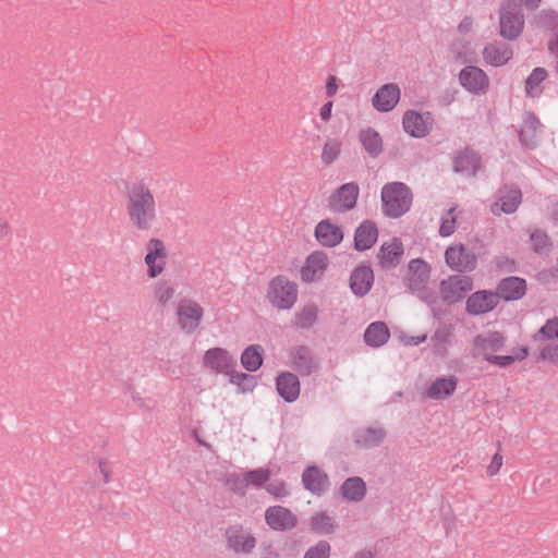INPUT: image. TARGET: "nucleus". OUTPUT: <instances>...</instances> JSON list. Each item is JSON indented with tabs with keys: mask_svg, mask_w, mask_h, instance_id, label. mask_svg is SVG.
<instances>
[{
	"mask_svg": "<svg viewBox=\"0 0 558 558\" xmlns=\"http://www.w3.org/2000/svg\"><path fill=\"white\" fill-rule=\"evenodd\" d=\"M265 521L275 531H290L298 524L296 515L282 506H271L265 512Z\"/></svg>",
	"mask_w": 558,
	"mask_h": 558,
	"instance_id": "obj_15",
	"label": "nucleus"
},
{
	"mask_svg": "<svg viewBox=\"0 0 558 558\" xmlns=\"http://www.w3.org/2000/svg\"><path fill=\"white\" fill-rule=\"evenodd\" d=\"M267 299L279 310H290L298 299L296 284L284 276H277L268 284Z\"/></svg>",
	"mask_w": 558,
	"mask_h": 558,
	"instance_id": "obj_5",
	"label": "nucleus"
},
{
	"mask_svg": "<svg viewBox=\"0 0 558 558\" xmlns=\"http://www.w3.org/2000/svg\"><path fill=\"white\" fill-rule=\"evenodd\" d=\"M378 238V230L375 222L371 220L363 221L354 234V248L356 251H365L371 248Z\"/></svg>",
	"mask_w": 558,
	"mask_h": 558,
	"instance_id": "obj_29",
	"label": "nucleus"
},
{
	"mask_svg": "<svg viewBox=\"0 0 558 558\" xmlns=\"http://www.w3.org/2000/svg\"><path fill=\"white\" fill-rule=\"evenodd\" d=\"M12 235V226L5 217L0 216V242Z\"/></svg>",
	"mask_w": 558,
	"mask_h": 558,
	"instance_id": "obj_54",
	"label": "nucleus"
},
{
	"mask_svg": "<svg viewBox=\"0 0 558 558\" xmlns=\"http://www.w3.org/2000/svg\"><path fill=\"white\" fill-rule=\"evenodd\" d=\"M426 340V335L418 336V337H403L402 341L407 345H417Z\"/></svg>",
	"mask_w": 558,
	"mask_h": 558,
	"instance_id": "obj_57",
	"label": "nucleus"
},
{
	"mask_svg": "<svg viewBox=\"0 0 558 558\" xmlns=\"http://www.w3.org/2000/svg\"><path fill=\"white\" fill-rule=\"evenodd\" d=\"M227 548L235 554L250 555L256 547L257 539L251 530L242 525H231L225 533Z\"/></svg>",
	"mask_w": 558,
	"mask_h": 558,
	"instance_id": "obj_8",
	"label": "nucleus"
},
{
	"mask_svg": "<svg viewBox=\"0 0 558 558\" xmlns=\"http://www.w3.org/2000/svg\"><path fill=\"white\" fill-rule=\"evenodd\" d=\"M460 84L470 93L483 95L489 88V78L487 74L480 68L468 65L459 73Z\"/></svg>",
	"mask_w": 558,
	"mask_h": 558,
	"instance_id": "obj_12",
	"label": "nucleus"
},
{
	"mask_svg": "<svg viewBox=\"0 0 558 558\" xmlns=\"http://www.w3.org/2000/svg\"><path fill=\"white\" fill-rule=\"evenodd\" d=\"M315 238L323 246L335 247L343 240V231L330 219H324L315 227Z\"/></svg>",
	"mask_w": 558,
	"mask_h": 558,
	"instance_id": "obj_19",
	"label": "nucleus"
},
{
	"mask_svg": "<svg viewBox=\"0 0 558 558\" xmlns=\"http://www.w3.org/2000/svg\"><path fill=\"white\" fill-rule=\"evenodd\" d=\"M502 460L504 459H502V456L500 453L497 452V453L494 454L489 465L487 466V474L489 476H494V475H496L499 472V470H500V468L502 465Z\"/></svg>",
	"mask_w": 558,
	"mask_h": 558,
	"instance_id": "obj_53",
	"label": "nucleus"
},
{
	"mask_svg": "<svg viewBox=\"0 0 558 558\" xmlns=\"http://www.w3.org/2000/svg\"><path fill=\"white\" fill-rule=\"evenodd\" d=\"M262 352L263 350L259 345L247 347L241 355L243 367L248 372L257 371L263 363Z\"/></svg>",
	"mask_w": 558,
	"mask_h": 558,
	"instance_id": "obj_38",
	"label": "nucleus"
},
{
	"mask_svg": "<svg viewBox=\"0 0 558 558\" xmlns=\"http://www.w3.org/2000/svg\"><path fill=\"white\" fill-rule=\"evenodd\" d=\"M547 77L544 68H535L525 81V92L530 97H537L542 94V82Z\"/></svg>",
	"mask_w": 558,
	"mask_h": 558,
	"instance_id": "obj_39",
	"label": "nucleus"
},
{
	"mask_svg": "<svg viewBox=\"0 0 558 558\" xmlns=\"http://www.w3.org/2000/svg\"><path fill=\"white\" fill-rule=\"evenodd\" d=\"M330 545L327 541H319L315 546L311 547L303 558H329Z\"/></svg>",
	"mask_w": 558,
	"mask_h": 558,
	"instance_id": "obj_50",
	"label": "nucleus"
},
{
	"mask_svg": "<svg viewBox=\"0 0 558 558\" xmlns=\"http://www.w3.org/2000/svg\"><path fill=\"white\" fill-rule=\"evenodd\" d=\"M535 341L553 340L558 338V317L548 319L546 324L533 336Z\"/></svg>",
	"mask_w": 558,
	"mask_h": 558,
	"instance_id": "obj_45",
	"label": "nucleus"
},
{
	"mask_svg": "<svg viewBox=\"0 0 558 558\" xmlns=\"http://www.w3.org/2000/svg\"><path fill=\"white\" fill-rule=\"evenodd\" d=\"M390 337L389 329L384 322L372 323L364 332L367 345L378 348L385 344Z\"/></svg>",
	"mask_w": 558,
	"mask_h": 558,
	"instance_id": "obj_35",
	"label": "nucleus"
},
{
	"mask_svg": "<svg viewBox=\"0 0 558 558\" xmlns=\"http://www.w3.org/2000/svg\"><path fill=\"white\" fill-rule=\"evenodd\" d=\"M447 265L459 272L472 271L476 268L477 257L474 252L463 244L449 246L445 252Z\"/></svg>",
	"mask_w": 558,
	"mask_h": 558,
	"instance_id": "obj_11",
	"label": "nucleus"
},
{
	"mask_svg": "<svg viewBox=\"0 0 558 558\" xmlns=\"http://www.w3.org/2000/svg\"><path fill=\"white\" fill-rule=\"evenodd\" d=\"M353 558H373V555L371 551L362 550L356 553Z\"/></svg>",
	"mask_w": 558,
	"mask_h": 558,
	"instance_id": "obj_62",
	"label": "nucleus"
},
{
	"mask_svg": "<svg viewBox=\"0 0 558 558\" xmlns=\"http://www.w3.org/2000/svg\"><path fill=\"white\" fill-rule=\"evenodd\" d=\"M527 356V348H521L520 349V354L513 356L514 357V361L515 360H523Z\"/></svg>",
	"mask_w": 558,
	"mask_h": 558,
	"instance_id": "obj_63",
	"label": "nucleus"
},
{
	"mask_svg": "<svg viewBox=\"0 0 558 558\" xmlns=\"http://www.w3.org/2000/svg\"><path fill=\"white\" fill-rule=\"evenodd\" d=\"M472 27V20L470 17H465L460 24H459V32L460 33H468Z\"/></svg>",
	"mask_w": 558,
	"mask_h": 558,
	"instance_id": "obj_59",
	"label": "nucleus"
},
{
	"mask_svg": "<svg viewBox=\"0 0 558 558\" xmlns=\"http://www.w3.org/2000/svg\"><path fill=\"white\" fill-rule=\"evenodd\" d=\"M400 88L395 83H388L379 87L373 96V107L380 112L392 110L400 100Z\"/></svg>",
	"mask_w": 558,
	"mask_h": 558,
	"instance_id": "obj_18",
	"label": "nucleus"
},
{
	"mask_svg": "<svg viewBox=\"0 0 558 558\" xmlns=\"http://www.w3.org/2000/svg\"><path fill=\"white\" fill-rule=\"evenodd\" d=\"M386 435L383 427H362L353 433V441L360 449H372L380 446Z\"/></svg>",
	"mask_w": 558,
	"mask_h": 558,
	"instance_id": "obj_22",
	"label": "nucleus"
},
{
	"mask_svg": "<svg viewBox=\"0 0 558 558\" xmlns=\"http://www.w3.org/2000/svg\"><path fill=\"white\" fill-rule=\"evenodd\" d=\"M360 187L355 182L339 186L328 198V208L338 214L347 213L356 205Z\"/></svg>",
	"mask_w": 558,
	"mask_h": 558,
	"instance_id": "obj_9",
	"label": "nucleus"
},
{
	"mask_svg": "<svg viewBox=\"0 0 558 558\" xmlns=\"http://www.w3.org/2000/svg\"><path fill=\"white\" fill-rule=\"evenodd\" d=\"M292 367L302 376H310L318 368V362L312 350L306 345H299L290 351Z\"/></svg>",
	"mask_w": 558,
	"mask_h": 558,
	"instance_id": "obj_17",
	"label": "nucleus"
},
{
	"mask_svg": "<svg viewBox=\"0 0 558 558\" xmlns=\"http://www.w3.org/2000/svg\"><path fill=\"white\" fill-rule=\"evenodd\" d=\"M433 352L438 356H446L451 342V329L448 326H440L432 337Z\"/></svg>",
	"mask_w": 558,
	"mask_h": 558,
	"instance_id": "obj_37",
	"label": "nucleus"
},
{
	"mask_svg": "<svg viewBox=\"0 0 558 558\" xmlns=\"http://www.w3.org/2000/svg\"><path fill=\"white\" fill-rule=\"evenodd\" d=\"M498 304L496 293L483 290L469 296L466 301V311L472 315H481L494 310Z\"/></svg>",
	"mask_w": 558,
	"mask_h": 558,
	"instance_id": "obj_20",
	"label": "nucleus"
},
{
	"mask_svg": "<svg viewBox=\"0 0 558 558\" xmlns=\"http://www.w3.org/2000/svg\"><path fill=\"white\" fill-rule=\"evenodd\" d=\"M535 22L538 27L554 29L558 26V13L555 10H542L536 16Z\"/></svg>",
	"mask_w": 558,
	"mask_h": 558,
	"instance_id": "obj_46",
	"label": "nucleus"
},
{
	"mask_svg": "<svg viewBox=\"0 0 558 558\" xmlns=\"http://www.w3.org/2000/svg\"><path fill=\"white\" fill-rule=\"evenodd\" d=\"M403 129L413 137H423L428 134L432 125L429 113L426 116L415 111H407L403 116Z\"/></svg>",
	"mask_w": 558,
	"mask_h": 558,
	"instance_id": "obj_23",
	"label": "nucleus"
},
{
	"mask_svg": "<svg viewBox=\"0 0 558 558\" xmlns=\"http://www.w3.org/2000/svg\"><path fill=\"white\" fill-rule=\"evenodd\" d=\"M203 307L192 299H182L177 306L178 325L185 333H193L203 319Z\"/></svg>",
	"mask_w": 558,
	"mask_h": 558,
	"instance_id": "obj_7",
	"label": "nucleus"
},
{
	"mask_svg": "<svg viewBox=\"0 0 558 558\" xmlns=\"http://www.w3.org/2000/svg\"><path fill=\"white\" fill-rule=\"evenodd\" d=\"M383 211L387 217L399 218L410 210L412 192L402 182H390L381 189Z\"/></svg>",
	"mask_w": 558,
	"mask_h": 558,
	"instance_id": "obj_4",
	"label": "nucleus"
},
{
	"mask_svg": "<svg viewBox=\"0 0 558 558\" xmlns=\"http://www.w3.org/2000/svg\"><path fill=\"white\" fill-rule=\"evenodd\" d=\"M482 54L487 64L501 66L512 58L513 51L508 44L493 41L485 45Z\"/></svg>",
	"mask_w": 558,
	"mask_h": 558,
	"instance_id": "obj_21",
	"label": "nucleus"
},
{
	"mask_svg": "<svg viewBox=\"0 0 558 558\" xmlns=\"http://www.w3.org/2000/svg\"><path fill=\"white\" fill-rule=\"evenodd\" d=\"M403 255L402 242L393 238L389 243H384L377 255L379 265L385 269L395 268Z\"/></svg>",
	"mask_w": 558,
	"mask_h": 558,
	"instance_id": "obj_26",
	"label": "nucleus"
},
{
	"mask_svg": "<svg viewBox=\"0 0 558 558\" xmlns=\"http://www.w3.org/2000/svg\"><path fill=\"white\" fill-rule=\"evenodd\" d=\"M530 239L535 252H544L550 245L547 234L541 230H535Z\"/></svg>",
	"mask_w": 558,
	"mask_h": 558,
	"instance_id": "obj_51",
	"label": "nucleus"
},
{
	"mask_svg": "<svg viewBox=\"0 0 558 558\" xmlns=\"http://www.w3.org/2000/svg\"><path fill=\"white\" fill-rule=\"evenodd\" d=\"M539 359L551 363H558V344H547L543 347L539 353Z\"/></svg>",
	"mask_w": 558,
	"mask_h": 558,
	"instance_id": "obj_52",
	"label": "nucleus"
},
{
	"mask_svg": "<svg viewBox=\"0 0 558 558\" xmlns=\"http://www.w3.org/2000/svg\"><path fill=\"white\" fill-rule=\"evenodd\" d=\"M229 375H230V381L232 384H238V385H240L242 380L247 378L246 374L234 372V368H232V373H230Z\"/></svg>",
	"mask_w": 558,
	"mask_h": 558,
	"instance_id": "obj_58",
	"label": "nucleus"
},
{
	"mask_svg": "<svg viewBox=\"0 0 558 558\" xmlns=\"http://www.w3.org/2000/svg\"><path fill=\"white\" fill-rule=\"evenodd\" d=\"M499 34L504 38L508 40L518 38L524 27V16L521 10L510 3L502 5L499 12Z\"/></svg>",
	"mask_w": 558,
	"mask_h": 558,
	"instance_id": "obj_6",
	"label": "nucleus"
},
{
	"mask_svg": "<svg viewBox=\"0 0 558 558\" xmlns=\"http://www.w3.org/2000/svg\"><path fill=\"white\" fill-rule=\"evenodd\" d=\"M331 110H332V101L326 102L319 111L320 119L324 122H328L331 118Z\"/></svg>",
	"mask_w": 558,
	"mask_h": 558,
	"instance_id": "obj_56",
	"label": "nucleus"
},
{
	"mask_svg": "<svg viewBox=\"0 0 558 558\" xmlns=\"http://www.w3.org/2000/svg\"><path fill=\"white\" fill-rule=\"evenodd\" d=\"M311 529L318 534H330L335 531L336 524L326 512H317L311 518Z\"/></svg>",
	"mask_w": 558,
	"mask_h": 558,
	"instance_id": "obj_40",
	"label": "nucleus"
},
{
	"mask_svg": "<svg viewBox=\"0 0 558 558\" xmlns=\"http://www.w3.org/2000/svg\"><path fill=\"white\" fill-rule=\"evenodd\" d=\"M341 142H339L336 138H329L324 144L323 150H322V162L325 166H330L332 162H335L341 153Z\"/></svg>",
	"mask_w": 558,
	"mask_h": 558,
	"instance_id": "obj_42",
	"label": "nucleus"
},
{
	"mask_svg": "<svg viewBox=\"0 0 558 558\" xmlns=\"http://www.w3.org/2000/svg\"><path fill=\"white\" fill-rule=\"evenodd\" d=\"M302 482L307 490L316 495L325 493L329 487L328 475L315 465L304 470Z\"/></svg>",
	"mask_w": 558,
	"mask_h": 558,
	"instance_id": "obj_24",
	"label": "nucleus"
},
{
	"mask_svg": "<svg viewBox=\"0 0 558 558\" xmlns=\"http://www.w3.org/2000/svg\"><path fill=\"white\" fill-rule=\"evenodd\" d=\"M265 489L268 494L274 496L275 498L281 499L289 495V488L284 481L281 480H275L272 482H269Z\"/></svg>",
	"mask_w": 558,
	"mask_h": 558,
	"instance_id": "obj_49",
	"label": "nucleus"
},
{
	"mask_svg": "<svg viewBox=\"0 0 558 558\" xmlns=\"http://www.w3.org/2000/svg\"><path fill=\"white\" fill-rule=\"evenodd\" d=\"M341 494L343 498H345L349 501H361L366 494V484L363 481V478L359 476H353L347 478L341 488Z\"/></svg>",
	"mask_w": 558,
	"mask_h": 558,
	"instance_id": "obj_36",
	"label": "nucleus"
},
{
	"mask_svg": "<svg viewBox=\"0 0 558 558\" xmlns=\"http://www.w3.org/2000/svg\"><path fill=\"white\" fill-rule=\"evenodd\" d=\"M542 0H521L523 5L529 10H535L538 8Z\"/></svg>",
	"mask_w": 558,
	"mask_h": 558,
	"instance_id": "obj_61",
	"label": "nucleus"
},
{
	"mask_svg": "<svg viewBox=\"0 0 558 558\" xmlns=\"http://www.w3.org/2000/svg\"><path fill=\"white\" fill-rule=\"evenodd\" d=\"M456 207H451L447 210L446 215L441 218V223L439 228V234L441 236H449L456 230V220L457 216L454 215Z\"/></svg>",
	"mask_w": 558,
	"mask_h": 558,
	"instance_id": "obj_47",
	"label": "nucleus"
},
{
	"mask_svg": "<svg viewBox=\"0 0 558 558\" xmlns=\"http://www.w3.org/2000/svg\"><path fill=\"white\" fill-rule=\"evenodd\" d=\"M245 475L248 486L262 488L265 487L267 485V482L270 480L271 471L266 468H258L245 472Z\"/></svg>",
	"mask_w": 558,
	"mask_h": 558,
	"instance_id": "obj_43",
	"label": "nucleus"
},
{
	"mask_svg": "<svg viewBox=\"0 0 558 558\" xmlns=\"http://www.w3.org/2000/svg\"><path fill=\"white\" fill-rule=\"evenodd\" d=\"M541 128L542 124L539 120L533 113H525L523 124L519 132L521 143L529 148L535 147Z\"/></svg>",
	"mask_w": 558,
	"mask_h": 558,
	"instance_id": "obj_31",
	"label": "nucleus"
},
{
	"mask_svg": "<svg viewBox=\"0 0 558 558\" xmlns=\"http://www.w3.org/2000/svg\"><path fill=\"white\" fill-rule=\"evenodd\" d=\"M326 266V254L316 251L307 257L305 265L301 269V277L306 282L315 281L323 276Z\"/></svg>",
	"mask_w": 558,
	"mask_h": 558,
	"instance_id": "obj_28",
	"label": "nucleus"
},
{
	"mask_svg": "<svg viewBox=\"0 0 558 558\" xmlns=\"http://www.w3.org/2000/svg\"><path fill=\"white\" fill-rule=\"evenodd\" d=\"M126 214L130 223L140 231H148L157 219V204L153 191L142 182L133 183L126 194Z\"/></svg>",
	"mask_w": 558,
	"mask_h": 558,
	"instance_id": "obj_1",
	"label": "nucleus"
},
{
	"mask_svg": "<svg viewBox=\"0 0 558 558\" xmlns=\"http://www.w3.org/2000/svg\"><path fill=\"white\" fill-rule=\"evenodd\" d=\"M227 485L232 492L244 495L246 488L248 487L245 473L230 474L227 480Z\"/></svg>",
	"mask_w": 558,
	"mask_h": 558,
	"instance_id": "obj_48",
	"label": "nucleus"
},
{
	"mask_svg": "<svg viewBox=\"0 0 558 558\" xmlns=\"http://www.w3.org/2000/svg\"><path fill=\"white\" fill-rule=\"evenodd\" d=\"M359 141L371 157H377L383 153V140L374 129H362L359 132Z\"/></svg>",
	"mask_w": 558,
	"mask_h": 558,
	"instance_id": "obj_34",
	"label": "nucleus"
},
{
	"mask_svg": "<svg viewBox=\"0 0 558 558\" xmlns=\"http://www.w3.org/2000/svg\"><path fill=\"white\" fill-rule=\"evenodd\" d=\"M506 337L499 331H485L473 339L471 354L499 367H508L514 362L512 355H496L505 345Z\"/></svg>",
	"mask_w": 558,
	"mask_h": 558,
	"instance_id": "obj_2",
	"label": "nucleus"
},
{
	"mask_svg": "<svg viewBox=\"0 0 558 558\" xmlns=\"http://www.w3.org/2000/svg\"><path fill=\"white\" fill-rule=\"evenodd\" d=\"M458 379L456 376L437 378L427 389L426 395L429 399L439 400L450 397L457 388Z\"/></svg>",
	"mask_w": 558,
	"mask_h": 558,
	"instance_id": "obj_32",
	"label": "nucleus"
},
{
	"mask_svg": "<svg viewBox=\"0 0 558 558\" xmlns=\"http://www.w3.org/2000/svg\"><path fill=\"white\" fill-rule=\"evenodd\" d=\"M374 281L373 270L369 266L361 265L355 268L350 278V287L354 294L365 295L372 288Z\"/></svg>",
	"mask_w": 558,
	"mask_h": 558,
	"instance_id": "obj_30",
	"label": "nucleus"
},
{
	"mask_svg": "<svg viewBox=\"0 0 558 558\" xmlns=\"http://www.w3.org/2000/svg\"><path fill=\"white\" fill-rule=\"evenodd\" d=\"M526 292V282L519 277H508L502 279L497 287L496 294L498 300L515 301L521 299Z\"/></svg>",
	"mask_w": 558,
	"mask_h": 558,
	"instance_id": "obj_25",
	"label": "nucleus"
},
{
	"mask_svg": "<svg viewBox=\"0 0 558 558\" xmlns=\"http://www.w3.org/2000/svg\"><path fill=\"white\" fill-rule=\"evenodd\" d=\"M430 267L423 259H412L408 265V272L404 277V284L413 294H416L427 304H435L437 293L428 288Z\"/></svg>",
	"mask_w": 558,
	"mask_h": 558,
	"instance_id": "obj_3",
	"label": "nucleus"
},
{
	"mask_svg": "<svg viewBox=\"0 0 558 558\" xmlns=\"http://www.w3.org/2000/svg\"><path fill=\"white\" fill-rule=\"evenodd\" d=\"M204 365L217 374H230L235 367L236 361L226 349L213 348L205 352Z\"/></svg>",
	"mask_w": 558,
	"mask_h": 558,
	"instance_id": "obj_16",
	"label": "nucleus"
},
{
	"mask_svg": "<svg viewBox=\"0 0 558 558\" xmlns=\"http://www.w3.org/2000/svg\"><path fill=\"white\" fill-rule=\"evenodd\" d=\"M318 308L315 305H306L295 314L294 325L298 328L307 329L317 320Z\"/></svg>",
	"mask_w": 558,
	"mask_h": 558,
	"instance_id": "obj_41",
	"label": "nucleus"
},
{
	"mask_svg": "<svg viewBox=\"0 0 558 558\" xmlns=\"http://www.w3.org/2000/svg\"><path fill=\"white\" fill-rule=\"evenodd\" d=\"M276 387L280 397L287 402H293L300 395V380L290 372H283L276 379Z\"/></svg>",
	"mask_w": 558,
	"mask_h": 558,
	"instance_id": "obj_27",
	"label": "nucleus"
},
{
	"mask_svg": "<svg viewBox=\"0 0 558 558\" xmlns=\"http://www.w3.org/2000/svg\"><path fill=\"white\" fill-rule=\"evenodd\" d=\"M155 299L161 306H167L175 294V288L166 281H159L155 288Z\"/></svg>",
	"mask_w": 558,
	"mask_h": 558,
	"instance_id": "obj_44",
	"label": "nucleus"
},
{
	"mask_svg": "<svg viewBox=\"0 0 558 558\" xmlns=\"http://www.w3.org/2000/svg\"><path fill=\"white\" fill-rule=\"evenodd\" d=\"M522 201L521 190L517 186L505 185L498 190L497 201L492 204V213L496 216L501 213H514Z\"/></svg>",
	"mask_w": 558,
	"mask_h": 558,
	"instance_id": "obj_14",
	"label": "nucleus"
},
{
	"mask_svg": "<svg viewBox=\"0 0 558 558\" xmlns=\"http://www.w3.org/2000/svg\"><path fill=\"white\" fill-rule=\"evenodd\" d=\"M147 254L145 256V264L147 265V274L150 278H156L163 271L167 250L165 243L160 239L153 238L146 243Z\"/></svg>",
	"mask_w": 558,
	"mask_h": 558,
	"instance_id": "obj_13",
	"label": "nucleus"
},
{
	"mask_svg": "<svg viewBox=\"0 0 558 558\" xmlns=\"http://www.w3.org/2000/svg\"><path fill=\"white\" fill-rule=\"evenodd\" d=\"M548 49L555 56L556 60H558V34L556 35L555 39L548 43Z\"/></svg>",
	"mask_w": 558,
	"mask_h": 558,
	"instance_id": "obj_60",
	"label": "nucleus"
},
{
	"mask_svg": "<svg viewBox=\"0 0 558 558\" xmlns=\"http://www.w3.org/2000/svg\"><path fill=\"white\" fill-rule=\"evenodd\" d=\"M337 89H338V84H337V77L333 76V75H330L327 80V84H326V94L328 97H332L336 95L337 93Z\"/></svg>",
	"mask_w": 558,
	"mask_h": 558,
	"instance_id": "obj_55",
	"label": "nucleus"
},
{
	"mask_svg": "<svg viewBox=\"0 0 558 558\" xmlns=\"http://www.w3.org/2000/svg\"><path fill=\"white\" fill-rule=\"evenodd\" d=\"M473 288L471 277L453 275L440 282V293L444 302L453 304L462 300Z\"/></svg>",
	"mask_w": 558,
	"mask_h": 558,
	"instance_id": "obj_10",
	"label": "nucleus"
},
{
	"mask_svg": "<svg viewBox=\"0 0 558 558\" xmlns=\"http://www.w3.org/2000/svg\"><path fill=\"white\" fill-rule=\"evenodd\" d=\"M95 463L98 464L99 471L101 474H105V461L102 459H95Z\"/></svg>",
	"mask_w": 558,
	"mask_h": 558,
	"instance_id": "obj_64",
	"label": "nucleus"
},
{
	"mask_svg": "<svg viewBox=\"0 0 558 558\" xmlns=\"http://www.w3.org/2000/svg\"><path fill=\"white\" fill-rule=\"evenodd\" d=\"M480 168V157L476 153L465 149L460 151L453 160V169L468 175H475Z\"/></svg>",
	"mask_w": 558,
	"mask_h": 558,
	"instance_id": "obj_33",
	"label": "nucleus"
}]
</instances>
